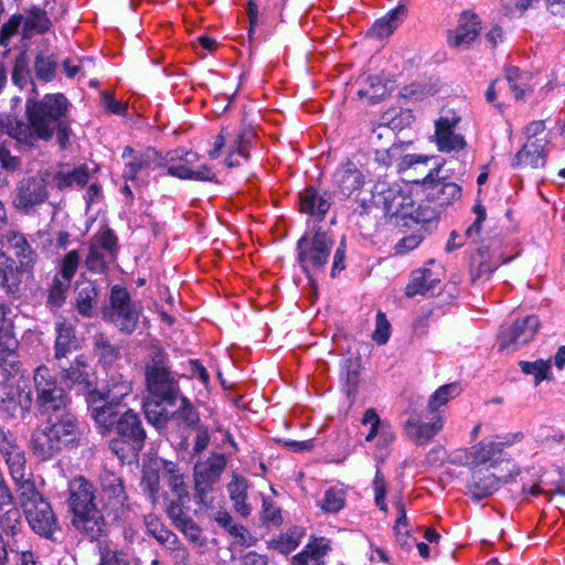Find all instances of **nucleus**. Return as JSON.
I'll return each instance as SVG.
<instances>
[{"label": "nucleus", "instance_id": "nucleus-1", "mask_svg": "<svg viewBox=\"0 0 565 565\" xmlns=\"http://www.w3.org/2000/svg\"><path fill=\"white\" fill-rule=\"evenodd\" d=\"M70 103L61 94H46L41 100L28 99L25 114L28 122L13 115H0V130L19 143L35 147L39 141H50L56 131L61 148L70 141L71 128L63 121L68 113Z\"/></svg>", "mask_w": 565, "mask_h": 565}, {"label": "nucleus", "instance_id": "nucleus-2", "mask_svg": "<svg viewBox=\"0 0 565 565\" xmlns=\"http://www.w3.org/2000/svg\"><path fill=\"white\" fill-rule=\"evenodd\" d=\"M79 437L78 422L71 413L50 419L45 426L35 428L30 438V449L41 461L51 460L63 449L75 445Z\"/></svg>", "mask_w": 565, "mask_h": 565}, {"label": "nucleus", "instance_id": "nucleus-3", "mask_svg": "<svg viewBox=\"0 0 565 565\" xmlns=\"http://www.w3.org/2000/svg\"><path fill=\"white\" fill-rule=\"evenodd\" d=\"M33 387L35 393L34 404L41 414L64 411L71 403L65 390L45 365H40L34 370Z\"/></svg>", "mask_w": 565, "mask_h": 565}, {"label": "nucleus", "instance_id": "nucleus-4", "mask_svg": "<svg viewBox=\"0 0 565 565\" xmlns=\"http://www.w3.org/2000/svg\"><path fill=\"white\" fill-rule=\"evenodd\" d=\"M146 383L149 394L161 402L173 404L179 394L178 382L173 377L166 354L156 349L151 361L146 365Z\"/></svg>", "mask_w": 565, "mask_h": 565}, {"label": "nucleus", "instance_id": "nucleus-5", "mask_svg": "<svg viewBox=\"0 0 565 565\" xmlns=\"http://www.w3.org/2000/svg\"><path fill=\"white\" fill-rule=\"evenodd\" d=\"M333 239L320 228L307 232L297 244L298 260L306 273L323 269L331 254Z\"/></svg>", "mask_w": 565, "mask_h": 565}, {"label": "nucleus", "instance_id": "nucleus-6", "mask_svg": "<svg viewBox=\"0 0 565 565\" xmlns=\"http://www.w3.org/2000/svg\"><path fill=\"white\" fill-rule=\"evenodd\" d=\"M47 177L49 174L43 171L23 177L15 185L13 206L28 214L35 206L43 204L49 199Z\"/></svg>", "mask_w": 565, "mask_h": 565}, {"label": "nucleus", "instance_id": "nucleus-7", "mask_svg": "<svg viewBox=\"0 0 565 565\" xmlns=\"http://www.w3.org/2000/svg\"><path fill=\"white\" fill-rule=\"evenodd\" d=\"M226 463V458L222 454H212L207 459L196 462L193 478L199 503H207L213 486L218 482Z\"/></svg>", "mask_w": 565, "mask_h": 565}, {"label": "nucleus", "instance_id": "nucleus-8", "mask_svg": "<svg viewBox=\"0 0 565 565\" xmlns=\"http://www.w3.org/2000/svg\"><path fill=\"white\" fill-rule=\"evenodd\" d=\"M140 317V308L131 301L128 291L116 285L110 294L109 320L122 332L132 333Z\"/></svg>", "mask_w": 565, "mask_h": 565}, {"label": "nucleus", "instance_id": "nucleus-9", "mask_svg": "<svg viewBox=\"0 0 565 565\" xmlns=\"http://www.w3.org/2000/svg\"><path fill=\"white\" fill-rule=\"evenodd\" d=\"M510 477L511 470L509 467H500V465L494 463L471 467L468 488L473 497L481 499L497 491L501 482H507Z\"/></svg>", "mask_w": 565, "mask_h": 565}, {"label": "nucleus", "instance_id": "nucleus-10", "mask_svg": "<svg viewBox=\"0 0 565 565\" xmlns=\"http://www.w3.org/2000/svg\"><path fill=\"white\" fill-rule=\"evenodd\" d=\"M121 157L125 160L122 175L127 180H135L139 172L154 170L168 162V159L153 148L136 151L131 147H126Z\"/></svg>", "mask_w": 565, "mask_h": 565}, {"label": "nucleus", "instance_id": "nucleus-11", "mask_svg": "<svg viewBox=\"0 0 565 565\" xmlns=\"http://www.w3.org/2000/svg\"><path fill=\"white\" fill-rule=\"evenodd\" d=\"M521 438H523L522 434H515L505 444L510 445ZM503 445L504 443L481 441L465 452V463L471 467L489 466L490 463L509 467L511 465L510 460L501 459Z\"/></svg>", "mask_w": 565, "mask_h": 565}, {"label": "nucleus", "instance_id": "nucleus-12", "mask_svg": "<svg viewBox=\"0 0 565 565\" xmlns=\"http://www.w3.org/2000/svg\"><path fill=\"white\" fill-rule=\"evenodd\" d=\"M441 166L430 169L422 181L427 199L439 202L440 205L450 204L461 196V188L451 181L439 178Z\"/></svg>", "mask_w": 565, "mask_h": 565}, {"label": "nucleus", "instance_id": "nucleus-13", "mask_svg": "<svg viewBox=\"0 0 565 565\" xmlns=\"http://www.w3.org/2000/svg\"><path fill=\"white\" fill-rule=\"evenodd\" d=\"M188 499H171L166 502V513L175 529H178L189 541L202 546L205 539L202 536L201 527L188 515L184 504Z\"/></svg>", "mask_w": 565, "mask_h": 565}, {"label": "nucleus", "instance_id": "nucleus-14", "mask_svg": "<svg viewBox=\"0 0 565 565\" xmlns=\"http://www.w3.org/2000/svg\"><path fill=\"white\" fill-rule=\"evenodd\" d=\"M459 121L460 117L454 113L440 116L435 121V142L439 151H459L467 146L463 136L455 131Z\"/></svg>", "mask_w": 565, "mask_h": 565}, {"label": "nucleus", "instance_id": "nucleus-15", "mask_svg": "<svg viewBox=\"0 0 565 565\" xmlns=\"http://www.w3.org/2000/svg\"><path fill=\"white\" fill-rule=\"evenodd\" d=\"M2 241L11 249L18 259V269L20 274L32 275L38 262V253L30 245L25 236L14 230H9L2 235Z\"/></svg>", "mask_w": 565, "mask_h": 565}, {"label": "nucleus", "instance_id": "nucleus-16", "mask_svg": "<svg viewBox=\"0 0 565 565\" xmlns=\"http://www.w3.org/2000/svg\"><path fill=\"white\" fill-rule=\"evenodd\" d=\"M23 512L34 533L45 539H53L54 533L58 530V522L47 501L39 502L38 505Z\"/></svg>", "mask_w": 565, "mask_h": 565}, {"label": "nucleus", "instance_id": "nucleus-17", "mask_svg": "<svg viewBox=\"0 0 565 565\" xmlns=\"http://www.w3.org/2000/svg\"><path fill=\"white\" fill-rule=\"evenodd\" d=\"M480 24L476 13L463 11L459 17L457 28L448 33L449 45L452 47L470 45L479 35Z\"/></svg>", "mask_w": 565, "mask_h": 565}, {"label": "nucleus", "instance_id": "nucleus-18", "mask_svg": "<svg viewBox=\"0 0 565 565\" xmlns=\"http://www.w3.org/2000/svg\"><path fill=\"white\" fill-rule=\"evenodd\" d=\"M0 454L9 467L11 478H21V471L26 463L24 450L18 445L15 437L3 429H0Z\"/></svg>", "mask_w": 565, "mask_h": 565}, {"label": "nucleus", "instance_id": "nucleus-19", "mask_svg": "<svg viewBox=\"0 0 565 565\" xmlns=\"http://www.w3.org/2000/svg\"><path fill=\"white\" fill-rule=\"evenodd\" d=\"M530 341L529 318L516 320L509 327H503L499 335V351L515 352Z\"/></svg>", "mask_w": 565, "mask_h": 565}, {"label": "nucleus", "instance_id": "nucleus-20", "mask_svg": "<svg viewBox=\"0 0 565 565\" xmlns=\"http://www.w3.org/2000/svg\"><path fill=\"white\" fill-rule=\"evenodd\" d=\"M331 206V194L310 186L299 193L300 212L318 221L322 220Z\"/></svg>", "mask_w": 565, "mask_h": 565}, {"label": "nucleus", "instance_id": "nucleus-21", "mask_svg": "<svg viewBox=\"0 0 565 565\" xmlns=\"http://www.w3.org/2000/svg\"><path fill=\"white\" fill-rule=\"evenodd\" d=\"M445 419L436 414L430 422L423 423L416 418H409L404 425L405 434L418 445L428 444L444 427Z\"/></svg>", "mask_w": 565, "mask_h": 565}, {"label": "nucleus", "instance_id": "nucleus-22", "mask_svg": "<svg viewBox=\"0 0 565 565\" xmlns=\"http://www.w3.org/2000/svg\"><path fill=\"white\" fill-rule=\"evenodd\" d=\"M70 505L74 514L96 507L94 503V487L83 477L73 479L68 484Z\"/></svg>", "mask_w": 565, "mask_h": 565}, {"label": "nucleus", "instance_id": "nucleus-23", "mask_svg": "<svg viewBox=\"0 0 565 565\" xmlns=\"http://www.w3.org/2000/svg\"><path fill=\"white\" fill-rule=\"evenodd\" d=\"M116 431L128 441H132L131 448L138 450L141 448L146 433L141 422L136 413L131 409L122 413L116 420Z\"/></svg>", "mask_w": 565, "mask_h": 565}, {"label": "nucleus", "instance_id": "nucleus-24", "mask_svg": "<svg viewBox=\"0 0 565 565\" xmlns=\"http://www.w3.org/2000/svg\"><path fill=\"white\" fill-rule=\"evenodd\" d=\"M73 524L90 540H97L106 530L104 516L96 507L74 514Z\"/></svg>", "mask_w": 565, "mask_h": 565}, {"label": "nucleus", "instance_id": "nucleus-25", "mask_svg": "<svg viewBox=\"0 0 565 565\" xmlns=\"http://www.w3.org/2000/svg\"><path fill=\"white\" fill-rule=\"evenodd\" d=\"M363 182V174L351 161L341 164L333 174L334 185L345 196L359 190Z\"/></svg>", "mask_w": 565, "mask_h": 565}, {"label": "nucleus", "instance_id": "nucleus-26", "mask_svg": "<svg viewBox=\"0 0 565 565\" xmlns=\"http://www.w3.org/2000/svg\"><path fill=\"white\" fill-rule=\"evenodd\" d=\"M440 282V274L431 268H422L413 271L412 278L406 286L405 294L407 297L417 295H426Z\"/></svg>", "mask_w": 565, "mask_h": 565}, {"label": "nucleus", "instance_id": "nucleus-27", "mask_svg": "<svg viewBox=\"0 0 565 565\" xmlns=\"http://www.w3.org/2000/svg\"><path fill=\"white\" fill-rule=\"evenodd\" d=\"M230 499L233 502L235 511L243 518L252 513V508L247 503L248 481L243 476L233 473L232 480L226 486Z\"/></svg>", "mask_w": 565, "mask_h": 565}, {"label": "nucleus", "instance_id": "nucleus-28", "mask_svg": "<svg viewBox=\"0 0 565 565\" xmlns=\"http://www.w3.org/2000/svg\"><path fill=\"white\" fill-rule=\"evenodd\" d=\"M373 200L376 205L383 207L387 215L394 216L403 209L406 198L397 189L384 188V184H377L373 193Z\"/></svg>", "mask_w": 565, "mask_h": 565}, {"label": "nucleus", "instance_id": "nucleus-29", "mask_svg": "<svg viewBox=\"0 0 565 565\" xmlns=\"http://www.w3.org/2000/svg\"><path fill=\"white\" fill-rule=\"evenodd\" d=\"M330 551L324 537L313 539L305 550L292 557L294 565H324L323 556Z\"/></svg>", "mask_w": 565, "mask_h": 565}, {"label": "nucleus", "instance_id": "nucleus-30", "mask_svg": "<svg viewBox=\"0 0 565 565\" xmlns=\"http://www.w3.org/2000/svg\"><path fill=\"white\" fill-rule=\"evenodd\" d=\"M406 12L407 9L404 4L397 6L384 17L377 19L369 29L367 34L377 39L391 35L406 17Z\"/></svg>", "mask_w": 565, "mask_h": 565}, {"label": "nucleus", "instance_id": "nucleus-31", "mask_svg": "<svg viewBox=\"0 0 565 565\" xmlns=\"http://www.w3.org/2000/svg\"><path fill=\"white\" fill-rule=\"evenodd\" d=\"M103 497L107 500V504L114 509L122 507L127 500V494L122 484V480L113 472H105L100 478Z\"/></svg>", "mask_w": 565, "mask_h": 565}, {"label": "nucleus", "instance_id": "nucleus-32", "mask_svg": "<svg viewBox=\"0 0 565 565\" xmlns=\"http://www.w3.org/2000/svg\"><path fill=\"white\" fill-rule=\"evenodd\" d=\"M32 398L30 392H22L19 387L6 386L1 397V408L11 416L18 409L28 411L31 407Z\"/></svg>", "mask_w": 565, "mask_h": 565}, {"label": "nucleus", "instance_id": "nucleus-33", "mask_svg": "<svg viewBox=\"0 0 565 565\" xmlns=\"http://www.w3.org/2000/svg\"><path fill=\"white\" fill-rule=\"evenodd\" d=\"M132 391L131 381L120 373L109 375L103 388V398L107 402L120 404L124 397Z\"/></svg>", "mask_w": 565, "mask_h": 565}, {"label": "nucleus", "instance_id": "nucleus-34", "mask_svg": "<svg viewBox=\"0 0 565 565\" xmlns=\"http://www.w3.org/2000/svg\"><path fill=\"white\" fill-rule=\"evenodd\" d=\"M12 480L17 484V490L23 511L31 507L38 505L39 502L46 501L38 491L33 480L25 473V469H22L21 478H12Z\"/></svg>", "mask_w": 565, "mask_h": 565}, {"label": "nucleus", "instance_id": "nucleus-35", "mask_svg": "<svg viewBox=\"0 0 565 565\" xmlns=\"http://www.w3.org/2000/svg\"><path fill=\"white\" fill-rule=\"evenodd\" d=\"M63 380L70 387L78 386L81 390H87L92 386L89 366L83 356H78L70 365L63 370Z\"/></svg>", "mask_w": 565, "mask_h": 565}, {"label": "nucleus", "instance_id": "nucleus-36", "mask_svg": "<svg viewBox=\"0 0 565 565\" xmlns=\"http://www.w3.org/2000/svg\"><path fill=\"white\" fill-rule=\"evenodd\" d=\"M97 295L95 282L86 280L76 284L75 307L82 316L90 317Z\"/></svg>", "mask_w": 565, "mask_h": 565}, {"label": "nucleus", "instance_id": "nucleus-37", "mask_svg": "<svg viewBox=\"0 0 565 565\" xmlns=\"http://www.w3.org/2000/svg\"><path fill=\"white\" fill-rule=\"evenodd\" d=\"M51 24V20L45 12L40 9H33L26 15H23L22 35L25 39H30L34 34L49 31Z\"/></svg>", "mask_w": 565, "mask_h": 565}, {"label": "nucleus", "instance_id": "nucleus-38", "mask_svg": "<svg viewBox=\"0 0 565 565\" xmlns=\"http://www.w3.org/2000/svg\"><path fill=\"white\" fill-rule=\"evenodd\" d=\"M143 523L147 532L160 544L172 546L178 542L177 535L163 525L158 515L153 513L145 515Z\"/></svg>", "mask_w": 565, "mask_h": 565}, {"label": "nucleus", "instance_id": "nucleus-39", "mask_svg": "<svg viewBox=\"0 0 565 565\" xmlns=\"http://www.w3.org/2000/svg\"><path fill=\"white\" fill-rule=\"evenodd\" d=\"M56 333L55 359L60 360L71 352L75 335L73 327L64 321L56 323Z\"/></svg>", "mask_w": 565, "mask_h": 565}, {"label": "nucleus", "instance_id": "nucleus-40", "mask_svg": "<svg viewBox=\"0 0 565 565\" xmlns=\"http://www.w3.org/2000/svg\"><path fill=\"white\" fill-rule=\"evenodd\" d=\"M383 117V121L377 124L369 136V141L373 148L398 146L396 143V134Z\"/></svg>", "mask_w": 565, "mask_h": 565}, {"label": "nucleus", "instance_id": "nucleus-41", "mask_svg": "<svg viewBox=\"0 0 565 565\" xmlns=\"http://www.w3.org/2000/svg\"><path fill=\"white\" fill-rule=\"evenodd\" d=\"M94 350L100 363L105 366L111 365L119 358V348L114 345L109 339L103 334L94 337Z\"/></svg>", "mask_w": 565, "mask_h": 565}, {"label": "nucleus", "instance_id": "nucleus-42", "mask_svg": "<svg viewBox=\"0 0 565 565\" xmlns=\"http://www.w3.org/2000/svg\"><path fill=\"white\" fill-rule=\"evenodd\" d=\"M115 260V257L109 252L100 249V246L90 243L89 252L85 258V266L89 271L103 273L108 265Z\"/></svg>", "mask_w": 565, "mask_h": 565}, {"label": "nucleus", "instance_id": "nucleus-43", "mask_svg": "<svg viewBox=\"0 0 565 565\" xmlns=\"http://www.w3.org/2000/svg\"><path fill=\"white\" fill-rule=\"evenodd\" d=\"M305 536V530L299 526L289 529L285 534L280 535L277 540L273 541V546L281 554H289L294 552L300 544Z\"/></svg>", "mask_w": 565, "mask_h": 565}, {"label": "nucleus", "instance_id": "nucleus-44", "mask_svg": "<svg viewBox=\"0 0 565 565\" xmlns=\"http://www.w3.org/2000/svg\"><path fill=\"white\" fill-rule=\"evenodd\" d=\"M387 94V88L381 76L370 75L364 86L359 90L361 98H366L370 103L382 100Z\"/></svg>", "mask_w": 565, "mask_h": 565}, {"label": "nucleus", "instance_id": "nucleus-45", "mask_svg": "<svg viewBox=\"0 0 565 565\" xmlns=\"http://www.w3.org/2000/svg\"><path fill=\"white\" fill-rule=\"evenodd\" d=\"M168 174L179 179H194L200 181H212L214 179V173L207 166L192 170L185 164H175L168 168Z\"/></svg>", "mask_w": 565, "mask_h": 565}, {"label": "nucleus", "instance_id": "nucleus-46", "mask_svg": "<svg viewBox=\"0 0 565 565\" xmlns=\"http://www.w3.org/2000/svg\"><path fill=\"white\" fill-rule=\"evenodd\" d=\"M460 392H461V388L458 383H449V384L440 386L429 397L428 409L431 413H436L441 406H445L450 399L458 396L460 394Z\"/></svg>", "mask_w": 565, "mask_h": 565}, {"label": "nucleus", "instance_id": "nucleus-47", "mask_svg": "<svg viewBox=\"0 0 565 565\" xmlns=\"http://www.w3.org/2000/svg\"><path fill=\"white\" fill-rule=\"evenodd\" d=\"M119 404L107 402L102 407L92 408V417L105 430L113 427L116 428V420L119 418V413L115 409Z\"/></svg>", "mask_w": 565, "mask_h": 565}, {"label": "nucleus", "instance_id": "nucleus-48", "mask_svg": "<svg viewBox=\"0 0 565 565\" xmlns=\"http://www.w3.org/2000/svg\"><path fill=\"white\" fill-rule=\"evenodd\" d=\"M164 471L167 475V484L177 498L189 499L188 488L184 482L183 475L177 469L172 462L164 465Z\"/></svg>", "mask_w": 565, "mask_h": 565}, {"label": "nucleus", "instance_id": "nucleus-49", "mask_svg": "<svg viewBox=\"0 0 565 565\" xmlns=\"http://www.w3.org/2000/svg\"><path fill=\"white\" fill-rule=\"evenodd\" d=\"M21 529L20 511L12 507H6L0 512V530L7 535H17Z\"/></svg>", "mask_w": 565, "mask_h": 565}, {"label": "nucleus", "instance_id": "nucleus-50", "mask_svg": "<svg viewBox=\"0 0 565 565\" xmlns=\"http://www.w3.org/2000/svg\"><path fill=\"white\" fill-rule=\"evenodd\" d=\"M345 505V492L342 489L330 488L319 501V507L327 513H337Z\"/></svg>", "mask_w": 565, "mask_h": 565}, {"label": "nucleus", "instance_id": "nucleus-51", "mask_svg": "<svg viewBox=\"0 0 565 565\" xmlns=\"http://www.w3.org/2000/svg\"><path fill=\"white\" fill-rule=\"evenodd\" d=\"M507 81L511 90L514 93L516 100H523L525 96V88L527 86V76L518 67L511 66L507 68Z\"/></svg>", "mask_w": 565, "mask_h": 565}, {"label": "nucleus", "instance_id": "nucleus-52", "mask_svg": "<svg viewBox=\"0 0 565 565\" xmlns=\"http://www.w3.org/2000/svg\"><path fill=\"white\" fill-rule=\"evenodd\" d=\"M71 282L55 276L49 289L47 305L54 308L61 307L66 299Z\"/></svg>", "mask_w": 565, "mask_h": 565}, {"label": "nucleus", "instance_id": "nucleus-53", "mask_svg": "<svg viewBox=\"0 0 565 565\" xmlns=\"http://www.w3.org/2000/svg\"><path fill=\"white\" fill-rule=\"evenodd\" d=\"M140 487L149 495L152 503H156L160 488L159 471L152 468L143 469Z\"/></svg>", "mask_w": 565, "mask_h": 565}, {"label": "nucleus", "instance_id": "nucleus-54", "mask_svg": "<svg viewBox=\"0 0 565 565\" xmlns=\"http://www.w3.org/2000/svg\"><path fill=\"white\" fill-rule=\"evenodd\" d=\"M143 412L148 420L156 426H161L168 419V413L161 405V402L154 399L152 396L145 401Z\"/></svg>", "mask_w": 565, "mask_h": 565}, {"label": "nucleus", "instance_id": "nucleus-55", "mask_svg": "<svg viewBox=\"0 0 565 565\" xmlns=\"http://www.w3.org/2000/svg\"><path fill=\"white\" fill-rule=\"evenodd\" d=\"M88 169L86 167H79L74 169L70 173H58L56 175L57 186L60 189H65L72 186L74 184L84 185L88 181Z\"/></svg>", "mask_w": 565, "mask_h": 565}, {"label": "nucleus", "instance_id": "nucleus-56", "mask_svg": "<svg viewBox=\"0 0 565 565\" xmlns=\"http://www.w3.org/2000/svg\"><path fill=\"white\" fill-rule=\"evenodd\" d=\"M34 68L39 78L49 82L54 77L56 60L53 55L40 53L35 58Z\"/></svg>", "mask_w": 565, "mask_h": 565}, {"label": "nucleus", "instance_id": "nucleus-57", "mask_svg": "<svg viewBox=\"0 0 565 565\" xmlns=\"http://www.w3.org/2000/svg\"><path fill=\"white\" fill-rule=\"evenodd\" d=\"M99 565H139V563L130 561L121 551L104 547L100 550Z\"/></svg>", "mask_w": 565, "mask_h": 565}, {"label": "nucleus", "instance_id": "nucleus-58", "mask_svg": "<svg viewBox=\"0 0 565 565\" xmlns=\"http://www.w3.org/2000/svg\"><path fill=\"white\" fill-rule=\"evenodd\" d=\"M79 262L81 256L77 250L68 252L61 262L60 278L71 282L77 271Z\"/></svg>", "mask_w": 565, "mask_h": 565}, {"label": "nucleus", "instance_id": "nucleus-59", "mask_svg": "<svg viewBox=\"0 0 565 565\" xmlns=\"http://www.w3.org/2000/svg\"><path fill=\"white\" fill-rule=\"evenodd\" d=\"M375 154V161L382 167H390L392 163L397 160L402 154V146H390V147H381L373 148Z\"/></svg>", "mask_w": 565, "mask_h": 565}, {"label": "nucleus", "instance_id": "nucleus-60", "mask_svg": "<svg viewBox=\"0 0 565 565\" xmlns=\"http://www.w3.org/2000/svg\"><path fill=\"white\" fill-rule=\"evenodd\" d=\"M23 25V15H12L0 30V45L6 47L9 44L10 39L17 34Z\"/></svg>", "mask_w": 565, "mask_h": 565}, {"label": "nucleus", "instance_id": "nucleus-61", "mask_svg": "<svg viewBox=\"0 0 565 565\" xmlns=\"http://www.w3.org/2000/svg\"><path fill=\"white\" fill-rule=\"evenodd\" d=\"M473 212L476 214V220L465 231V237L467 238V241H470V242L478 241L480 233H481V225H482L483 221L486 220V209L480 202H477L475 204Z\"/></svg>", "mask_w": 565, "mask_h": 565}, {"label": "nucleus", "instance_id": "nucleus-62", "mask_svg": "<svg viewBox=\"0 0 565 565\" xmlns=\"http://www.w3.org/2000/svg\"><path fill=\"white\" fill-rule=\"evenodd\" d=\"M373 491H374V500L376 507L383 511L387 512V504L385 502L386 492H387V482L380 470L376 471L374 480H373Z\"/></svg>", "mask_w": 565, "mask_h": 565}, {"label": "nucleus", "instance_id": "nucleus-63", "mask_svg": "<svg viewBox=\"0 0 565 565\" xmlns=\"http://www.w3.org/2000/svg\"><path fill=\"white\" fill-rule=\"evenodd\" d=\"M92 244L100 246V249L109 252L116 258L117 255V237L111 230H105L95 236Z\"/></svg>", "mask_w": 565, "mask_h": 565}, {"label": "nucleus", "instance_id": "nucleus-64", "mask_svg": "<svg viewBox=\"0 0 565 565\" xmlns=\"http://www.w3.org/2000/svg\"><path fill=\"white\" fill-rule=\"evenodd\" d=\"M10 553H15L18 556V565H41L38 558L34 556L30 547L26 545L19 546L18 541L8 542Z\"/></svg>", "mask_w": 565, "mask_h": 565}]
</instances>
